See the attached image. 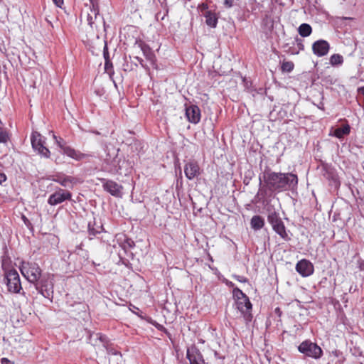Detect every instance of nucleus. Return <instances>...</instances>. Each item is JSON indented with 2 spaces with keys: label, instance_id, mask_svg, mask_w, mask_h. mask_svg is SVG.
<instances>
[{
  "label": "nucleus",
  "instance_id": "nucleus-1",
  "mask_svg": "<svg viewBox=\"0 0 364 364\" xmlns=\"http://www.w3.org/2000/svg\"><path fill=\"white\" fill-rule=\"evenodd\" d=\"M263 181L270 191L278 192L294 189L298 185V177L292 173L264 171Z\"/></svg>",
  "mask_w": 364,
  "mask_h": 364
},
{
  "label": "nucleus",
  "instance_id": "nucleus-2",
  "mask_svg": "<svg viewBox=\"0 0 364 364\" xmlns=\"http://www.w3.org/2000/svg\"><path fill=\"white\" fill-rule=\"evenodd\" d=\"M20 271L26 279L35 285L37 291L43 294V290L47 288V280L41 277L42 270L36 262L23 261L21 263Z\"/></svg>",
  "mask_w": 364,
  "mask_h": 364
},
{
  "label": "nucleus",
  "instance_id": "nucleus-3",
  "mask_svg": "<svg viewBox=\"0 0 364 364\" xmlns=\"http://www.w3.org/2000/svg\"><path fill=\"white\" fill-rule=\"evenodd\" d=\"M232 294L236 309L240 312L246 323H248L252 319V305L248 296L237 287L233 289Z\"/></svg>",
  "mask_w": 364,
  "mask_h": 364
},
{
  "label": "nucleus",
  "instance_id": "nucleus-4",
  "mask_svg": "<svg viewBox=\"0 0 364 364\" xmlns=\"http://www.w3.org/2000/svg\"><path fill=\"white\" fill-rule=\"evenodd\" d=\"M53 137L58 146L63 150V154L67 155L68 157L72 158L73 159L76 161H82L92 156L90 154L82 153L78 150H75L71 146H66L65 140L61 137H58L55 134L53 135Z\"/></svg>",
  "mask_w": 364,
  "mask_h": 364
},
{
  "label": "nucleus",
  "instance_id": "nucleus-5",
  "mask_svg": "<svg viewBox=\"0 0 364 364\" xmlns=\"http://www.w3.org/2000/svg\"><path fill=\"white\" fill-rule=\"evenodd\" d=\"M298 350L305 355L314 359L320 358L323 355V350L316 343L309 340L303 341L298 347Z\"/></svg>",
  "mask_w": 364,
  "mask_h": 364
},
{
  "label": "nucleus",
  "instance_id": "nucleus-6",
  "mask_svg": "<svg viewBox=\"0 0 364 364\" xmlns=\"http://www.w3.org/2000/svg\"><path fill=\"white\" fill-rule=\"evenodd\" d=\"M31 141L32 147L36 150L39 154L46 158H49L50 156V150L45 146V138L38 132H33Z\"/></svg>",
  "mask_w": 364,
  "mask_h": 364
},
{
  "label": "nucleus",
  "instance_id": "nucleus-7",
  "mask_svg": "<svg viewBox=\"0 0 364 364\" xmlns=\"http://www.w3.org/2000/svg\"><path fill=\"white\" fill-rule=\"evenodd\" d=\"M5 276L8 291L11 293H19L22 287L18 272L11 269L6 272Z\"/></svg>",
  "mask_w": 364,
  "mask_h": 364
},
{
  "label": "nucleus",
  "instance_id": "nucleus-8",
  "mask_svg": "<svg viewBox=\"0 0 364 364\" xmlns=\"http://www.w3.org/2000/svg\"><path fill=\"white\" fill-rule=\"evenodd\" d=\"M101 182L102 183V187L105 191L109 193L112 196L114 197H121L122 196V191L123 187L122 185L118 184L117 182L107 180L105 178H101Z\"/></svg>",
  "mask_w": 364,
  "mask_h": 364
},
{
  "label": "nucleus",
  "instance_id": "nucleus-9",
  "mask_svg": "<svg viewBox=\"0 0 364 364\" xmlns=\"http://www.w3.org/2000/svg\"><path fill=\"white\" fill-rule=\"evenodd\" d=\"M71 197L72 195L70 192L63 189H59V191L49 196L48 203L51 205H55L64 202L65 200H70Z\"/></svg>",
  "mask_w": 364,
  "mask_h": 364
},
{
  "label": "nucleus",
  "instance_id": "nucleus-10",
  "mask_svg": "<svg viewBox=\"0 0 364 364\" xmlns=\"http://www.w3.org/2000/svg\"><path fill=\"white\" fill-rule=\"evenodd\" d=\"M295 268L296 272L304 277L311 275L314 271L313 264L306 259L299 261Z\"/></svg>",
  "mask_w": 364,
  "mask_h": 364
},
{
  "label": "nucleus",
  "instance_id": "nucleus-11",
  "mask_svg": "<svg viewBox=\"0 0 364 364\" xmlns=\"http://www.w3.org/2000/svg\"><path fill=\"white\" fill-rule=\"evenodd\" d=\"M186 116L188 121L192 124H198L201 117L200 108L195 105L186 107Z\"/></svg>",
  "mask_w": 364,
  "mask_h": 364
},
{
  "label": "nucleus",
  "instance_id": "nucleus-12",
  "mask_svg": "<svg viewBox=\"0 0 364 364\" xmlns=\"http://www.w3.org/2000/svg\"><path fill=\"white\" fill-rule=\"evenodd\" d=\"M329 49L330 45L325 40L316 41L312 45L313 53L318 57H322L327 55Z\"/></svg>",
  "mask_w": 364,
  "mask_h": 364
},
{
  "label": "nucleus",
  "instance_id": "nucleus-13",
  "mask_svg": "<svg viewBox=\"0 0 364 364\" xmlns=\"http://www.w3.org/2000/svg\"><path fill=\"white\" fill-rule=\"evenodd\" d=\"M186 358L189 360L190 364H205L203 355L196 347L187 349Z\"/></svg>",
  "mask_w": 364,
  "mask_h": 364
},
{
  "label": "nucleus",
  "instance_id": "nucleus-14",
  "mask_svg": "<svg viewBox=\"0 0 364 364\" xmlns=\"http://www.w3.org/2000/svg\"><path fill=\"white\" fill-rule=\"evenodd\" d=\"M90 11L87 12L86 18L87 24L93 28L97 27L96 21L99 15V7L97 3H90Z\"/></svg>",
  "mask_w": 364,
  "mask_h": 364
},
{
  "label": "nucleus",
  "instance_id": "nucleus-15",
  "mask_svg": "<svg viewBox=\"0 0 364 364\" xmlns=\"http://www.w3.org/2000/svg\"><path fill=\"white\" fill-rule=\"evenodd\" d=\"M184 173L186 176L192 180L200 174V167L197 161H191L185 164Z\"/></svg>",
  "mask_w": 364,
  "mask_h": 364
},
{
  "label": "nucleus",
  "instance_id": "nucleus-16",
  "mask_svg": "<svg viewBox=\"0 0 364 364\" xmlns=\"http://www.w3.org/2000/svg\"><path fill=\"white\" fill-rule=\"evenodd\" d=\"M53 181L58 183L64 187H73V184L77 182V180L75 178L63 174L54 176Z\"/></svg>",
  "mask_w": 364,
  "mask_h": 364
},
{
  "label": "nucleus",
  "instance_id": "nucleus-17",
  "mask_svg": "<svg viewBox=\"0 0 364 364\" xmlns=\"http://www.w3.org/2000/svg\"><path fill=\"white\" fill-rule=\"evenodd\" d=\"M204 16L205 17V23L208 26L212 28L216 27L218 23V17L215 13L212 11H206L204 14Z\"/></svg>",
  "mask_w": 364,
  "mask_h": 364
},
{
  "label": "nucleus",
  "instance_id": "nucleus-18",
  "mask_svg": "<svg viewBox=\"0 0 364 364\" xmlns=\"http://www.w3.org/2000/svg\"><path fill=\"white\" fill-rule=\"evenodd\" d=\"M109 354L111 355V357L109 358V364H122L123 357L120 352L111 350Z\"/></svg>",
  "mask_w": 364,
  "mask_h": 364
},
{
  "label": "nucleus",
  "instance_id": "nucleus-19",
  "mask_svg": "<svg viewBox=\"0 0 364 364\" xmlns=\"http://www.w3.org/2000/svg\"><path fill=\"white\" fill-rule=\"evenodd\" d=\"M250 225L255 230H260L264 225V220L260 215H254L250 220Z\"/></svg>",
  "mask_w": 364,
  "mask_h": 364
},
{
  "label": "nucleus",
  "instance_id": "nucleus-20",
  "mask_svg": "<svg viewBox=\"0 0 364 364\" xmlns=\"http://www.w3.org/2000/svg\"><path fill=\"white\" fill-rule=\"evenodd\" d=\"M272 228L282 239L285 240H289L290 239L286 232V228L283 221L274 225Z\"/></svg>",
  "mask_w": 364,
  "mask_h": 364
},
{
  "label": "nucleus",
  "instance_id": "nucleus-21",
  "mask_svg": "<svg viewBox=\"0 0 364 364\" xmlns=\"http://www.w3.org/2000/svg\"><path fill=\"white\" fill-rule=\"evenodd\" d=\"M350 132V126L346 124L342 127L336 128L333 132V136L338 139L343 138L344 136L349 134Z\"/></svg>",
  "mask_w": 364,
  "mask_h": 364
},
{
  "label": "nucleus",
  "instance_id": "nucleus-22",
  "mask_svg": "<svg viewBox=\"0 0 364 364\" xmlns=\"http://www.w3.org/2000/svg\"><path fill=\"white\" fill-rule=\"evenodd\" d=\"M299 34L302 37H308L312 33V28L308 23H301L298 28Z\"/></svg>",
  "mask_w": 364,
  "mask_h": 364
},
{
  "label": "nucleus",
  "instance_id": "nucleus-23",
  "mask_svg": "<svg viewBox=\"0 0 364 364\" xmlns=\"http://www.w3.org/2000/svg\"><path fill=\"white\" fill-rule=\"evenodd\" d=\"M141 49L146 58L150 62L154 63L155 60V55L150 48L146 45H141Z\"/></svg>",
  "mask_w": 364,
  "mask_h": 364
},
{
  "label": "nucleus",
  "instance_id": "nucleus-24",
  "mask_svg": "<svg viewBox=\"0 0 364 364\" xmlns=\"http://www.w3.org/2000/svg\"><path fill=\"white\" fill-rule=\"evenodd\" d=\"M267 220L272 227L282 221L279 213L275 211H272L269 213Z\"/></svg>",
  "mask_w": 364,
  "mask_h": 364
},
{
  "label": "nucleus",
  "instance_id": "nucleus-25",
  "mask_svg": "<svg viewBox=\"0 0 364 364\" xmlns=\"http://www.w3.org/2000/svg\"><path fill=\"white\" fill-rule=\"evenodd\" d=\"M343 62V56L339 54H333L330 58V63L332 65H338Z\"/></svg>",
  "mask_w": 364,
  "mask_h": 364
},
{
  "label": "nucleus",
  "instance_id": "nucleus-26",
  "mask_svg": "<svg viewBox=\"0 0 364 364\" xmlns=\"http://www.w3.org/2000/svg\"><path fill=\"white\" fill-rule=\"evenodd\" d=\"M294 68V64L291 61H284L282 64V72L290 73L293 70Z\"/></svg>",
  "mask_w": 364,
  "mask_h": 364
},
{
  "label": "nucleus",
  "instance_id": "nucleus-27",
  "mask_svg": "<svg viewBox=\"0 0 364 364\" xmlns=\"http://www.w3.org/2000/svg\"><path fill=\"white\" fill-rule=\"evenodd\" d=\"M9 139V135L7 132L3 129L0 128V142L6 143Z\"/></svg>",
  "mask_w": 364,
  "mask_h": 364
},
{
  "label": "nucleus",
  "instance_id": "nucleus-28",
  "mask_svg": "<svg viewBox=\"0 0 364 364\" xmlns=\"http://www.w3.org/2000/svg\"><path fill=\"white\" fill-rule=\"evenodd\" d=\"M88 231H89L90 235H92V236H95L97 233L100 232V230H96L95 228H92L91 226L90 223H89V225H88Z\"/></svg>",
  "mask_w": 364,
  "mask_h": 364
},
{
  "label": "nucleus",
  "instance_id": "nucleus-29",
  "mask_svg": "<svg viewBox=\"0 0 364 364\" xmlns=\"http://www.w3.org/2000/svg\"><path fill=\"white\" fill-rule=\"evenodd\" d=\"M53 3L58 6L61 8L64 4V0H53Z\"/></svg>",
  "mask_w": 364,
  "mask_h": 364
},
{
  "label": "nucleus",
  "instance_id": "nucleus-30",
  "mask_svg": "<svg viewBox=\"0 0 364 364\" xmlns=\"http://www.w3.org/2000/svg\"><path fill=\"white\" fill-rule=\"evenodd\" d=\"M1 364H13V363L6 358H2L1 359Z\"/></svg>",
  "mask_w": 364,
  "mask_h": 364
},
{
  "label": "nucleus",
  "instance_id": "nucleus-31",
  "mask_svg": "<svg viewBox=\"0 0 364 364\" xmlns=\"http://www.w3.org/2000/svg\"><path fill=\"white\" fill-rule=\"evenodd\" d=\"M6 176L3 172H0V184H1L3 182L6 181Z\"/></svg>",
  "mask_w": 364,
  "mask_h": 364
},
{
  "label": "nucleus",
  "instance_id": "nucleus-32",
  "mask_svg": "<svg viewBox=\"0 0 364 364\" xmlns=\"http://www.w3.org/2000/svg\"><path fill=\"white\" fill-rule=\"evenodd\" d=\"M200 7H201V10L202 11L203 10H207L208 8V5L206 4H202Z\"/></svg>",
  "mask_w": 364,
  "mask_h": 364
},
{
  "label": "nucleus",
  "instance_id": "nucleus-33",
  "mask_svg": "<svg viewBox=\"0 0 364 364\" xmlns=\"http://www.w3.org/2000/svg\"><path fill=\"white\" fill-rule=\"evenodd\" d=\"M136 60H138V62H139V63L142 66H144V64H143L144 60H143L141 58H139V57H136Z\"/></svg>",
  "mask_w": 364,
  "mask_h": 364
},
{
  "label": "nucleus",
  "instance_id": "nucleus-34",
  "mask_svg": "<svg viewBox=\"0 0 364 364\" xmlns=\"http://www.w3.org/2000/svg\"><path fill=\"white\" fill-rule=\"evenodd\" d=\"M239 282H246V279H242L241 278H240V277H237V279Z\"/></svg>",
  "mask_w": 364,
  "mask_h": 364
},
{
  "label": "nucleus",
  "instance_id": "nucleus-35",
  "mask_svg": "<svg viewBox=\"0 0 364 364\" xmlns=\"http://www.w3.org/2000/svg\"><path fill=\"white\" fill-rule=\"evenodd\" d=\"M90 3H97L96 0H90Z\"/></svg>",
  "mask_w": 364,
  "mask_h": 364
},
{
  "label": "nucleus",
  "instance_id": "nucleus-36",
  "mask_svg": "<svg viewBox=\"0 0 364 364\" xmlns=\"http://www.w3.org/2000/svg\"><path fill=\"white\" fill-rule=\"evenodd\" d=\"M23 220H24L25 222H26V220H27V218H26L25 216H23Z\"/></svg>",
  "mask_w": 364,
  "mask_h": 364
},
{
  "label": "nucleus",
  "instance_id": "nucleus-37",
  "mask_svg": "<svg viewBox=\"0 0 364 364\" xmlns=\"http://www.w3.org/2000/svg\"><path fill=\"white\" fill-rule=\"evenodd\" d=\"M23 220H24L25 222H26V220H27V218H26L25 216H23Z\"/></svg>",
  "mask_w": 364,
  "mask_h": 364
},
{
  "label": "nucleus",
  "instance_id": "nucleus-38",
  "mask_svg": "<svg viewBox=\"0 0 364 364\" xmlns=\"http://www.w3.org/2000/svg\"><path fill=\"white\" fill-rule=\"evenodd\" d=\"M230 286H231V287L233 286V284L231 282H230Z\"/></svg>",
  "mask_w": 364,
  "mask_h": 364
},
{
  "label": "nucleus",
  "instance_id": "nucleus-39",
  "mask_svg": "<svg viewBox=\"0 0 364 364\" xmlns=\"http://www.w3.org/2000/svg\"><path fill=\"white\" fill-rule=\"evenodd\" d=\"M107 65H108V63L107 62V63H105V67H106V68H107Z\"/></svg>",
  "mask_w": 364,
  "mask_h": 364
}]
</instances>
